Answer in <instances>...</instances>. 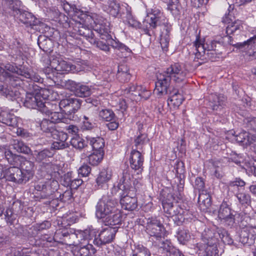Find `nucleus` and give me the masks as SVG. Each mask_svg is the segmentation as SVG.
Here are the masks:
<instances>
[{"mask_svg": "<svg viewBox=\"0 0 256 256\" xmlns=\"http://www.w3.org/2000/svg\"><path fill=\"white\" fill-rule=\"evenodd\" d=\"M78 247H79L78 250V256L79 254L80 256H90L95 254L96 252V250L90 243H88L86 244L78 245Z\"/></svg>", "mask_w": 256, "mask_h": 256, "instance_id": "obj_40", "label": "nucleus"}, {"mask_svg": "<svg viewBox=\"0 0 256 256\" xmlns=\"http://www.w3.org/2000/svg\"><path fill=\"white\" fill-rule=\"evenodd\" d=\"M176 236L179 242L182 244H185L190 239V235L188 230L184 229L183 228H179L176 232Z\"/></svg>", "mask_w": 256, "mask_h": 256, "instance_id": "obj_41", "label": "nucleus"}, {"mask_svg": "<svg viewBox=\"0 0 256 256\" xmlns=\"http://www.w3.org/2000/svg\"><path fill=\"white\" fill-rule=\"evenodd\" d=\"M40 126L42 132L50 134L52 136L60 132L56 129L54 124L48 119L44 118L40 122Z\"/></svg>", "mask_w": 256, "mask_h": 256, "instance_id": "obj_32", "label": "nucleus"}, {"mask_svg": "<svg viewBox=\"0 0 256 256\" xmlns=\"http://www.w3.org/2000/svg\"><path fill=\"white\" fill-rule=\"evenodd\" d=\"M88 141L90 142V144L92 146V150L94 152H104V140L101 137L96 138H86Z\"/></svg>", "mask_w": 256, "mask_h": 256, "instance_id": "obj_35", "label": "nucleus"}, {"mask_svg": "<svg viewBox=\"0 0 256 256\" xmlns=\"http://www.w3.org/2000/svg\"><path fill=\"white\" fill-rule=\"evenodd\" d=\"M116 78L121 82H126L130 80L131 74L130 72L129 68L126 64H121L118 66Z\"/></svg>", "mask_w": 256, "mask_h": 256, "instance_id": "obj_31", "label": "nucleus"}, {"mask_svg": "<svg viewBox=\"0 0 256 256\" xmlns=\"http://www.w3.org/2000/svg\"><path fill=\"white\" fill-rule=\"evenodd\" d=\"M180 213L173 216L172 218L174 223L178 226H180L182 224L186 219L192 218L190 216H188L184 213L182 210H179Z\"/></svg>", "mask_w": 256, "mask_h": 256, "instance_id": "obj_58", "label": "nucleus"}, {"mask_svg": "<svg viewBox=\"0 0 256 256\" xmlns=\"http://www.w3.org/2000/svg\"><path fill=\"white\" fill-rule=\"evenodd\" d=\"M56 194L59 196L60 202L70 203L72 202L74 200L72 190L70 188H68L62 194H60V192H56Z\"/></svg>", "mask_w": 256, "mask_h": 256, "instance_id": "obj_51", "label": "nucleus"}, {"mask_svg": "<svg viewBox=\"0 0 256 256\" xmlns=\"http://www.w3.org/2000/svg\"><path fill=\"white\" fill-rule=\"evenodd\" d=\"M58 106L56 104H53L51 102H47L44 98L42 105L39 108V111L46 115H50V114L56 110Z\"/></svg>", "mask_w": 256, "mask_h": 256, "instance_id": "obj_44", "label": "nucleus"}, {"mask_svg": "<svg viewBox=\"0 0 256 256\" xmlns=\"http://www.w3.org/2000/svg\"><path fill=\"white\" fill-rule=\"evenodd\" d=\"M75 92L78 96L88 97L90 95L92 90L88 86L78 84Z\"/></svg>", "mask_w": 256, "mask_h": 256, "instance_id": "obj_49", "label": "nucleus"}, {"mask_svg": "<svg viewBox=\"0 0 256 256\" xmlns=\"http://www.w3.org/2000/svg\"><path fill=\"white\" fill-rule=\"evenodd\" d=\"M218 234L220 238L224 244L228 245H232L234 244L233 239L226 230H223L220 233H218Z\"/></svg>", "mask_w": 256, "mask_h": 256, "instance_id": "obj_60", "label": "nucleus"}, {"mask_svg": "<svg viewBox=\"0 0 256 256\" xmlns=\"http://www.w3.org/2000/svg\"><path fill=\"white\" fill-rule=\"evenodd\" d=\"M4 4L8 8L18 14L20 12L21 2L19 0H4Z\"/></svg>", "mask_w": 256, "mask_h": 256, "instance_id": "obj_50", "label": "nucleus"}, {"mask_svg": "<svg viewBox=\"0 0 256 256\" xmlns=\"http://www.w3.org/2000/svg\"><path fill=\"white\" fill-rule=\"evenodd\" d=\"M67 228H60L55 232V242L63 244L68 231Z\"/></svg>", "mask_w": 256, "mask_h": 256, "instance_id": "obj_63", "label": "nucleus"}, {"mask_svg": "<svg viewBox=\"0 0 256 256\" xmlns=\"http://www.w3.org/2000/svg\"><path fill=\"white\" fill-rule=\"evenodd\" d=\"M56 140L52 142L51 148L56 150H64L69 147V144L66 142L68 138V134L63 132H59L58 134L52 136Z\"/></svg>", "mask_w": 256, "mask_h": 256, "instance_id": "obj_22", "label": "nucleus"}, {"mask_svg": "<svg viewBox=\"0 0 256 256\" xmlns=\"http://www.w3.org/2000/svg\"><path fill=\"white\" fill-rule=\"evenodd\" d=\"M146 232L151 236L160 241L165 236L166 230L160 220L156 216H151L146 219Z\"/></svg>", "mask_w": 256, "mask_h": 256, "instance_id": "obj_9", "label": "nucleus"}, {"mask_svg": "<svg viewBox=\"0 0 256 256\" xmlns=\"http://www.w3.org/2000/svg\"><path fill=\"white\" fill-rule=\"evenodd\" d=\"M44 62H46L58 73L61 74L74 71L76 68L74 65L62 60L60 56H47L44 58Z\"/></svg>", "mask_w": 256, "mask_h": 256, "instance_id": "obj_10", "label": "nucleus"}, {"mask_svg": "<svg viewBox=\"0 0 256 256\" xmlns=\"http://www.w3.org/2000/svg\"><path fill=\"white\" fill-rule=\"evenodd\" d=\"M156 245L166 256H184L183 253L174 246L168 240L160 241Z\"/></svg>", "mask_w": 256, "mask_h": 256, "instance_id": "obj_17", "label": "nucleus"}, {"mask_svg": "<svg viewBox=\"0 0 256 256\" xmlns=\"http://www.w3.org/2000/svg\"><path fill=\"white\" fill-rule=\"evenodd\" d=\"M82 100L74 98H68L62 100L58 103L60 109L64 112L70 113V119H72L71 114H74L80 108Z\"/></svg>", "mask_w": 256, "mask_h": 256, "instance_id": "obj_11", "label": "nucleus"}, {"mask_svg": "<svg viewBox=\"0 0 256 256\" xmlns=\"http://www.w3.org/2000/svg\"><path fill=\"white\" fill-rule=\"evenodd\" d=\"M140 184L138 180L134 179L132 174L130 173L128 168L124 170L122 176L117 187H114L112 189V194H116L118 192L130 193V195H134L138 189L139 188Z\"/></svg>", "mask_w": 256, "mask_h": 256, "instance_id": "obj_5", "label": "nucleus"}, {"mask_svg": "<svg viewBox=\"0 0 256 256\" xmlns=\"http://www.w3.org/2000/svg\"><path fill=\"white\" fill-rule=\"evenodd\" d=\"M18 14L19 20L24 24L26 27L33 28L34 26H38L40 24V21L31 12L22 11L20 10V12H18Z\"/></svg>", "mask_w": 256, "mask_h": 256, "instance_id": "obj_21", "label": "nucleus"}, {"mask_svg": "<svg viewBox=\"0 0 256 256\" xmlns=\"http://www.w3.org/2000/svg\"><path fill=\"white\" fill-rule=\"evenodd\" d=\"M174 170L176 175V178L178 182H177V188L179 192L183 191L184 184V174L185 172L184 163L182 161L176 162L174 166Z\"/></svg>", "mask_w": 256, "mask_h": 256, "instance_id": "obj_26", "label": "nucleus"}, {"mask_svg": "<svg viewBox=\"0 0 256 256\" xmlns=\"http://www.w3.org/2000/svg\"><path fill=\"white\" fill-rule=\"evenodd\" d=\"M188 71L180 63L172 64L166 70L157 75V81L156 82V88L160 95L168 94V100L174 106L178 107L184 100L182 95L178 89L170 90V86L171 80L176 83H181L184 81Z\"/></svg>", "mask_w": 256, "mask_h": 256, "instance_id": "obj_3", "label": "nucleus"}, {"mask_svg": "<svg viewBox=\"0 0 256 256\" xmlns=\"http://www.w3.org/2000/svg\"><path fill=\"white\" fill-rule=\"evenodd\" d=\"M177 202V200L174 195L172 193H168L166 195V196L162 200V206L165 207V206L166 205H173L175 204Z\"/></svg>", "mask_w": 256, "mask_h": 256, "instance_id": "obj_64", "label": "nucleus"}, {"mask_svg": "<svg viewBox=\"0 0 256 256\" xmlns=\"http://www.w3.org/2000/svg\"><path fill=\"white\" fill-rule=\"evenodd\" d=\"M124 7V10H126L125 14L124 16L121 18L122 19H126L125 20L127 22L129 26L132 28H138L140 26V24L134 19L133 16L132 15V8L130 6H126Z\"/></svg>", "mask_w": 256, "mask_h": 256, "instance_id": "obj_39", "label": "nucleus"}, {"mask_svg": "<svg viewBox=\"0 0 256 256\" xmlns=\"http://www.w3.org/2000/svg\"><path fill=\"white\" fill-rule=\"evenodd\" d=\"M163 209L164 212L168 214L167 216L172 218L176 214L180 213L179 210L182 211V210L178 208L177 204L172 206L166 204L165 207H163Z\"/></svg>", "mask_w": 256, "mask_h": 256, "instance_id": "obj_55", "label": "nucleus"}, {"mask_svg": "<svg viewBox=\"0 0 256 256\" xmlns=\"http://www.w3.org/2000/svg\"><path fill=\"white\" fill-rule=\"evenodd\" d=\"M118 204L115 199L110 198L107 196H103L96 205V215L98 218H104L116 210Z\"/></svg>", "mask_w": 256, "mask_h": 256, "instance_id": "obj_7", "label": "nucleus"}, {"mask_svg": "<svg viewBox=\"0 0 256 256\" xmlns=\"http://www.w3.org/2000/svg\"><path fill=\"white\" fill-rule=\"evenodd\" d=\"M36 162L42 163V166L50 162V158H52L54 153L50 150L46 148L40 152H35L34 154Z\"/></svg>", "mask_w": 256, "mask_h": 256, "instance_id": "obj_30", "label": "nucleus"}, {"mask_svg": "<svg viewBox=\"0 0 256 256\" xmlns=\"http://www.w3.org/2000/svg\"><path fill=\"white\" fill-rule=\"evenodd\" d=\"M60 5L70 16H77L78 18H81L80 16L83 14L84 11L79 6L70 4L66 0H61Z\"/></svg>", "mask_w": 256, "mask_h": 256, "instance_id": "obj_24", "label": "nucleus"}, {"mask_svg": "<svg viewBox=\"0 0 256 256\" xmlns=\"http://www.w3.org/2000/svg\"><path fill=\"white\" fill-rule=\"evenodd\" d=\"M228 42L230 44L242 51L246 52L256 47V35L242 42L234 43L232 38L228 36Z\"/></svg>", "mask_w": 256, "mask_h": 256, "instance_id": "obj_19", "label": "nucleus"}, {"mask_svg": "<svg viewBox=\"0 0 256 256\" xmlns=\"http://www.w3.org/2000/svg\"><path fill=\"white\" fill-rule=\"evenodd\" d=\"M118 228L119 226H108L102 228L99 232L96 229V236H94L92 243L98 247H102L112 242Z\"/></svg>", "mask_w": 256, "mask_h": 256, "instance_id": "obj_8", "label": "nucleus"}, {"mask_svg": "<svg viewBox=\"0 0 256 256\" xmlns=\"http://www.w3.org/2000/svg\"><path fill=\"white\" fill-rule=\"evenodd\" d=\"M18 215L10 208H7L4 212V220L7 225L10 226L14 224Z\"/></svg>", "mask_w": 256, "mask_h": 256, "instance_id": "obj_47", "label": "nucleus"}, {"mask_svg": "<svg viewBox=\"0 0 256 256\" xmlns=\"http://www.w3.org/2000/svg\"><path fill=\"white\" fill-rule=\"evenodd\" d=\"M74 32H68L66 40H71L70 38L78 40V36L85 38L93 46L100 50L108 52L110 51V46L122 52H130L128 46L118 40H114L111 35L110 23L107 21L96 23L92 30L82 26H75Z\"/></svg>", "mask_w": 256, "mask_h": 256, "instance_id": "obj_2", "label": "nucleus"}, {"mask_svg": "<svg viewBox=\"0 0 256 256\" xmlns=\"http://www.w3.org/2000/svg\"><path fill=\"white\" fill-rule=\"evenodd\" d=\"M141 86H136L132 84H130L124 90V94H126L127 96L132 94L136 96H138V90H141Z\"/></svg>", "mask_w": 256, "mask_h": 256, "instance_id": "obj_59", "label": "nucleus"}, {"mask_svg": "<svg viewBox=\"0 0 256 256\" xmlns=\"http://www.w3.org/2000/svg\"><path fill=\"white\" fill-rule=\"evenodd\" d=\"M52 224L50 221L44 220L42 223L36 224L32 226L30 229L32 230L33 234H37L43 230H48L51 227Z\"/></svg>", "mask_w": 256, "mask_h": 256, "instance_id": "obj_48", "label": "nucleus"}, {"mask_svg": "<svg viewBox=\"0 0 256 256\" xmlns=\"http://www.w3.org/2000/svg\"><path fill=\"white\" fill-rule=\"evenodd\" d=\"M129 6L127 4L124 3L120 4L116 0H112L106 8V11L110 15L114 18H122L125 14L126 10L124 7Z\"/></svg>", "mask_w": 256, "mask_h": 256, "instance_id": "obj_14", "label": "nucleus"}, {"mask_svg": "<svg viewBox=\"0 0 256 256\" xmlns=\"http://www.w3.org/2000/svg\"><path fill=\"white\" fill-rule=\"evenodd\" d=\"M139 132L140 134L134 140V143L136 148H138V146H140V148H142V146L149 141V139L146 134L142 133L140 130Z\"/></svg>", "mask_w": 256, "mask_h": 256, "instance_id": "obj_54", "label": "nucleus"}, {"mask_svg": "<svg viewBox=\"0 0 256 256\" xmlns=\"http://www.w3.org/2000/svg\"><path fill=\"white\" fill-rule=\"evenodd\" d=\"M226 100V98L223 95L212 94L208 96V106L217 114L224 108Z\"/></svg>", "mask_w": 256, "mask_h": 256, "instance_id": "obj_16", "label": "nucleus"}, {"mask_svg": "<svg viewBox=\"0 0 256 256\" xmlns=\"http://www.w3.org/2000/svg\"><path fill=\"white\" fill-rule=\"evenodd\" d=\"M256 239V228H246L241 230L240 241L243 244L250 246L254 244Z\"/></svg>", "mask_w": 256, "mask_h": 256, "instance_id": "obj_15", "label": "nucleus"}, {"mask_svg": "<svg viewBox=\"0 0 256 256\" xmlns=\"http://www.w3.org/2000/svg\"><path fill=\"white\" fill-rule=\"evenodd\" d=\"M1 76L7 84L14 88L22 87L28 79L33 82L28 85L29 92L26 94L24 102V106L29 108L37 109L42 105L44 98L40 91V87L34 84V82L42 83L43 78L38 74L30 72V70L26 65L18 64L15 62H8L2 68Z\"/></svg>", "mask_w": 256, "mask_h": 256, "instance_id": "obj_1", "label": "nucleus"}, {"mask_svg": "<svg viewBox=\"0 0 256 256\" xmlns=\"http://www.w3.org/2000/svg\"><path fill=\"white\" fill-rule=\"evenodd\" d=\"M144 162V157L140 152L136 150L131 151L130 158V166L132 170L138 171V174L143 170Z\"/></svg>", "mask_w": 256, "mask_h": 256, "instance_id": "obj_13", "label": "nucleus"}, {"mask_svg": "<svg viewBox=\"0 0 256 256\" xmlns=\"http://www.w3.org/2000/svg\"><path fill=\"white\" fill-rule=\"evenodd\" d=\"M20 166V170L26 178L27 182L31 180L34 174V162L26 160L24 157Z\"/></svg>", "mask_w": 256, "mask_h": 256, "instance_id": "obj_23", "label": "nucleus"}, {"mask_svg": "<svg viewBox=\"0 0 256 256\" xmlns=\"http://www.w3.org/2000/svg\"><path fill=\"white\" fill-rule=\"evenodd\" d=\"M130 193L119 192L120 203L125 210L132 211L138 206L137 198L135 196L128 195Z\"/></svg>", "mask_w": 256, "mask_h": 256, "instance_id": "obj_18", "label": "nucleus"}, {"mask_svg": "<svg viewBox=\"0 0 256 256\" xmlns=\"http://www.w3.org/2000/svg\"><path fill=\"white\" fill-rule=\"evenodd\" d=\"M104 152H94L88 156V163L93 166L98 165L103 160Z\"/></svg>", "mask_w": 256, "mask_h": 256, "instance_id": "obj_43", "label": "nucleus"}, {"mask_svg": "<svg viewBox=\"0 0 256 256\" xmlns=\"http://www.w3.org/2000/svg\"><path fill=\"white\" fill-rule=\"evenodd\" d=\"M133 256H151V253L146 247L138 244L135 246Z\"/></svg>", "mask_w": 256, "mask_h": 256, "instance_id": "obj_53", "label": "nucleus"}, {"mask_svg": "<svg viewBox=\"0 0 256 256\" xmlns=\"http://www.w3.org/2000/svg\"><path fill=\"white\" fill-rule=\"evenodd\" d=\"M70 144L76 150H82L87 146L85 140L78 136H74L70 140Z\"/></svg>", "mask_w": 256, "mask_h": 256, "instance_id": "obj_46", "label": "nucleus"}, {"mask_svg": "<svg viewBox=\"0 0 256 256\" xmlns=\"http://www.w3.org/2000/svg\"><path fill=\"white\" fill-rule=\"evenodd\" d=\"M42 169L44 170L48 174L52 176L53 174L58 172V168L56 164L50 162L44 166H41Z\"/></svg>", "mask_w": 256, "mask_h": 256, "instance_id": "obj_62", "label": "nucleus"}, {"mask_svg": "<svg viewBox=\"0 0 256 256\" xmlns=\"http://www.w3.org/2000/svg\"><path fill=\"white\" fill-rule=\"evenodd\" d=\"M77 238L79 241V245L92 242L94 236H96V229L89 228L84 230H77Z\"/></svg>", "mask_w": 256, "mask_h": 256, "instance_id": "obj_25", "label": "nucleus"}, {"mask_svg": "<svg viewBox=\"0 0 256 256\" xmlns=\"http://www.w3.org/2000/svg\"><path fill=\"white\" fill-rule=\"evenodd\" d=\"M0 122L14 128L17 126L18 118L8 111L0 110Z\"/></svg>", "mask_w": 256, "mask_h": 256, "instance_id": "obj_29", "label": "nucleus"}, {"mask_svg": "<svg viewBox=\"0 0 256 256\" xmlns=\"http://www.w3.org/2000/svg\"><path fill=\"white\" fill-rule=\"evenodd\" d=\"M112 172L108 169H102L96 178V183L98 188H108V182L111 179Z\"/></svg>", "mask_w": 256, "mask_h": 256, "instance_id": "obj_28", "label": "nucleus"}, {"mask_svg": "<svg viewBox=\"0 0 256 256\" xmlns=\"http://www.w3.org/2000/svg\"><path fill=\"white\" fill-rule=\"evenodd\" d=\"M5 179L7 181L19 184H26L28 182L18 166H10L4 170Z\"/></svg>", "mask_w": 256, "mask_h": 256, "instance_id": "obj_12", "label": "nucleus"}, {"mask_svg": "<svg viewBox=\"0 0 256 256\" xmlns=\"http://www.w3.org/2000/svg\"><path fill=\"white\" fill-rule=\"evenodd\" d=\"M150 20L148 26L144 28V33L149 36H156L157 29L160 32V42L164 52H167L170 41V33L172 26L163 12L156 7L152 8L148 13Z\"/></svg>", "mask_w": 256, "mask_h": 256, "instance_id": "obj_4", "label": "nucleus"}, {"mask_svg": "<svg viewBox=\"0 0 256 256\" xmlns=\"http://www.w3.org/2000/svg\"><path fill=\"white\" fill-rule=\"evenodd\" d=\"M236 214L232 208V200L230 198H224L218 210V217L222 220L224 224L230 228L236 223Z\"/></svg>", "mask_w": 256, "mask_h": 256, "instance_id": "obj_6", "label": "nucleus"}, {"mask_svg": "<svg viewBox=\"0 0 256 256\" xmlns=\"http://www.w3.org/2000/svg\"><path fill=\"white\" fill-rule=\"evenodd\" d=\"M50 117V120L56 125V124L60 122H65L66 118H64L63 114L60 112H53L48 115Z\"/></svg>", "mask_w": 256, "mask_h": 256, "instance_id": "obj_61", "label": "nucleus"}, {"mask_svg": "<svg viewBox=\"0 0 256 256\" xmlns=\"http://www.w3.org/2000/svg\"><path fill=\"white\" fill-rule=\"evenodd\" d=\"M212 232L210 231L208 234L203 236L202 240L204 248L206 247L218 246V240L215 236H212Z\"/></svg>", "mask_w": 256, "mask_h": 256, "instance_id": "obj_42", "label": "nucleus"}, {"mask_svg": "<svg viewBox=\"0 0 256 256\" xmlns=\"http://www.w3.org/2000/svg\"><path fill=\"white\" fill-rule=\"evenodd\" d=\"M12 146L18 152L28 154L31 151L30 148L28 146L18 140H14Z\"/></svg>", "mask_w": 256, "mask_h": 256, "instance_id": "obj_45", "label": "nucleus"}, {"mask_svg": "<svg viewBox=\"0 0 256 256\" xmlns=\"http://www.w3.org/2000/svg\"><path fill=\"white\" fill-rule=\"evenodd\" d=\"M122 214L117 209L112 214L105 217L103 220L106 226L112 227L119 226L122 224Z\"/></svg>", "mask_w": 256, "mask_h": 256, "instance_id": "obj_27", "label": "nucleus"}, {"mask_svg": "<svg viewBox=\"0 0 256 256\" xmlns=\"http://www.w3.org/2000/svg\"><path fill=\"white\" fill-rule=\"evenodd\" d=\"M4 156L8 162L13 166H18L22 162L23 156L13 154L10 150H6Z\"/></svg>", "mask_w": 256, "mask_h": 256, "instance_id": "obj_37", "label": "nucleus"}, {"mask_svg": "<svg viewBox=\"0 0 256 256\" xmlns=\"http://www.w3.org/2000/svg\"><path fill=\"white\" fill-rule=\"evenodd\" d=\"M99 116L106 122L116 120V117L114 112L110 109H102L99 112Z\"/></svg>", "mask_w": 256, "mask_h": 256, "instance_id": "obj_52", "label": "nucleus"}, {"mask_svg": "<svg viewBox=\"0 0 256 256\" xmlns=\"http://www.w3.org/2000/svg\"><path fill=\"white\" fill-rule=\"evenodd\" d=\"M198 202L204 210H207L212 205L211 196L206 191H202L199 194Z\"/></svg>", "mask_w": 256, "mask_h": 256, "instance_id": "obj_33", "label": "nucleus"}, {"mask_svg": "<svg viewBox=\"0 0 256 256\" xmlns=\"http://www.w3.org/2000/svg\"><path fill=\"white\" fill-rule=\"evenodd\" d=\"M0 94L6 98L13 100L18 96L19 92L16 90H13L10 88H8L7 85H4L2 82H0Z\"/></svg>", "mask_w": 256, "mask_h": 256, "instance_id": "obj_38", "label": "nucleus"}, {"mask_svg": "<svg viewBox=\"0 0 256 256\" xmlns=\"http://www.w3.org/2000/svg\"><path fill=\"white\" fill-rule=\"evenodd\" d=\"M236 197L239 202L242 205H249L251 203L250 196L248 193L238 192L236 194Z\"/></svg>", "mask_w": 256, "mask_h": 256, "instance_id": "obj_57", "label": "nucleus"}, {"mask_svg": "<svg viewBox=\"0 0 256 256\" xmlns=\"http://www.w3.org/2000/svg\"><path fill=\"white\" fill-rule=\"evenodd\" d=\"M38 44L40 48L45 52H49L52 48V40L45 35H40L38 38Z\"/></svg>", "mask_w": 256, "mask_h": 256, "instance_id": "obj_36", "label": "nucleus"}, {"mask_svg": "<svg viewBox=\"0 0 256 256\" xmlns=\"http://www.w3.org/2000/svg\"><path fill=\"white\" fill-rule=\"evenodd\" d=\"M236 141L238 143L242 144L244 145H250L252 138H250L248 133L246 132L240 133L236 137Z\"/></svg>", "mask_w": 256, "mask_h": 256, "instance_id": "obj_56", "label": "nucleus"}, {"mask_svg": "<svg viewBox=\"0 0 256 256\" xmlns=\"http://www.w3.org/2000/svg\"><path fill=\"white\" fill-rule=\"evenodd\" d=\"M228 24L226 28V33L228 35L236 34H238L243 29V23L239 20H234V22L227 23Z\"/></svg>", "mask_w": 256, "mask_h": 256, "instance_id": "obj_34", "label": "nucleus"}, {"mask_svg": "<svg viewBox=\"0 0 256 256\" xmlns=\"http://www.w3.org/2000/svg\"><path fill=\"white\" fill-rule=\"evenodd\" d=\"M58 182L54 179H50L46 181V185L44 189L39 193V197L42 199H48L50 198V196L54 197V194H55L58 190Z\"/></svg>", "mask_w": 256, "mask_h": 256, "instance_id": "obj_20", "label": "nucleus"}]
</instances>
